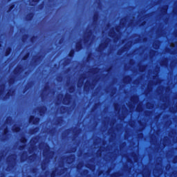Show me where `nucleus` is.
<instances>
[{
  "mask_svg": "<svg viewBox=\"0 0 177 177\" xmlns=\"http://www.w3.org/2000/svg\"><path fill=\"white\" fill-rule=\"evenodd\" d=\"M39 121H41V118L39 117H35L34 115H31L28 119L29 124H32V125H39Z\"/></svg>",
  "mask_w": 177,
  "mask_h": 177,
  "instance_id": "f257e3e1",
  "label": "nucleus"
},
{
  "mask_svg": "<svg viewBox=\"0 0 177 177\" xmlns=\"http://www.w3.org/2000/svg\"><path fill=\"white\" fill-rule=\"evenodd\" d=\"M93 84H92L91 82H86L84 86V92H89L91 89H93Z\"/></svg>",
  "mask_w": 177,
  "mask_h": 177,
  "instance_id": "f03ea898",
  "label": "nucleus"
},
{
  "mask_svg": "<svg viewBox=\"0 0 177 177\" xmlns=\"http://www.w3.org/2000/svg\"><path fill=\"white\" fill-rule=\"evenodd\" d=\"M75 49L76 52H80V50H82V49H84V45L82 44V41L80 40L76 42Z\"/></svg>",
  "mask_w": 177,
  "mask_h": 177,
  "instance_id": "7ed1b4c3",
  "label": "nucleus"
},
{
  "mask_svg": "<svg viewBox=\"0 0 177 177\" xmlns=\"http://www.w3.org/2000/svg\"><path fill=\"white\" fill-rule=\"evenodd\" d=\"M13 93H15V91H12V89L8 90L6 95L3 97V100H8V99L13 96Z\"/></svg>",
  "mask_w": 177,
  "mask_h": 177,
  "instance_id": "20e7f679",
  "label": "nucleus"
},
{
  "mask_svg": "<svg viewBox=\"0 0 177 177\" xmlns=\"http://www.w3.org/2000/svg\"><path fill=\"white\" fill-rule=\"evenodd\" d=\"M63 100H64V104H70V101L71 100V94L66 93Z\"/></svg>",
  "mask_w": 177,
  "mask_h": 177,
  "instance_id": "39448f33",
  "label": "nucleus"
},
{
  "mask_svg": "<svg viewBox=\"0 0 177 177\" xmlns=\"http://www.w3.org/2000/svg\"><path fill=\"white\" fill-rule=\"evenodd\" d=\"M92 34H93V31L91 29L87 32V36L84 39V44H88V42H89V38H91Z\"/></svg>",
  "mask_w": 177,
  "mask_h": 177,
  "instance_id": "423d86ee",
  "label": "nucleus"
},
{
  "mask_svg": "<svg viewBox=\"0 0 177 177\" xmlns=\"http://www.w3.org/2000/svg\"><path fill=\"white\" fill-rule=\"evenodd\" d=\"M35 14L33 12H30L27 14L26 16V21H32V19H34Z\"/></svg>",
  "mask_w": 177,
  "mask_h": 177,
  "instance_id": "0eeeda50",
  "label": "nucleus"
},
{
  "mask_svg": "<svg viewBox=\"0 0 177 177\" xmlns=\"http://www.w3.org/2000/svg\"><path fill=\"white\" fill-rule=\"evenodd\" d=\"M22 70H23V68L21 66H18L17 68H15L13 70L14 75L17 77L20 74V73H21Z\"/></svg>",
  "mask_w": 177,
  "mask_h": 177,
  "instance_id": "6e6552de",
  "label": "nucleus"
},
{
  "mask_svg": "<svg viewBox=\"0 0 177 177\" xmlns=\"http://www.w3.org/2000/svg\"><path fill=\"white\" fill-rule=\"evenodd\" d=\"M108 45H109V42L107 41H105L104 44H100L97 52H102V50H104L105 48H107Z\"/></svg>",
  "mask_w": 177,
  "mask_h": 177,
  "instance_id": "1a4fd4ad",
  "label": "nucleus"
},
{
  "mask_svg": "<svg viewBox=\"0 0 177 177\" xmlns=\"http://www.w3.org/2000/svg\"><path fill=\"white\" fill-rule=\"evenodd\" d=\"M41 60H42V55L36 56V58L33 61L35 66H38Z\"/></svg>",
  "mask_w": 177,
  "mask_h": 177,
  "instance_id": "9d476101",
  "label": "nucleus"
},
{
  "mask_svg": "<svg viewBox=\"0 0 177 177\" xmlns=\"http://www.w3.org/2000/svg\"><path fill=\"white\" fill-rule=\"evenodd\" d=\"M39 113L41 116L44 115V114L46 113V107L45 106H42L40 108H39Z\"/></svg>",
  "mask_w": 177,
  "mask_h": 177,
  "instance_id": "9b49d317",
  "label": "nucleus"
},
{
  "mask_svg": "<svg viewBox=\"0 0 177 177\" xmlns=\"http://www.w3.org/2000/svg\"><path fill=\"white\" fill-rule=\"evenodd\" d=\"M39 131V127H36L29 131V133L30 135H34L35 133H37V132Z\"/></svg>",
  "mask_w": 177,
  "mask_h": 177,
  "instance_id": "f8f14e48",
  "label": "nucleus"
},
{
  "mask_svg": "<svg viewBox=\"0 0 177 177\" xmlns=\"http://www.w3.org/2000/svg\"><path fill=\"white\" fill-rule=\"evenodd\" d=\"M39 131V127H36L29 131V133L30 135H34L35 133H37V132Z\"/></svg>",
  "mask_w": 177,
  "mask_h": 177,
  "instance_id": "ddd939ff",
  "label": "nucleus"
},
{
  "mask_svg": "<svg viewBox=\"0 0 177 177\" xmlns=\"http://www.w3.org/2000/svg\"><path fill=\"white\" fill-rule=\"evenodd\" d=\"M15 8H16V2H14L10 5V6L8 7V8L7 10V13H10V12L12 10H13V9H15Z\"/></svg>",
  "mask_w": 177,
  "mask_h": 177,
  "instance_id": "4468645a",
  "label": "nucleus"
},
{
  "mask_svg": "<svg viewBox=\"0 0 177 177\" xmlns=\"http://www.w3.org/2000/svg\"><path fill=\"white\" fill-rule=\"evenodd\" d=\"M11 53H12V47L11 46L7 47V48L6 49V51H5V56L8 57Z\"/></svg>",
  "mask_w": 177,
  "mask_h": 177,
  "instance_id": "2eb2a0df",
  "label": "nucleus"
},
{
  "mask_svg": "<svg viewBox=\"0 0 177 177\" xmlns=\"http://www.w3.org/2000/svg\"><path fill=\"white\" fill-rule=\"evenodd\" d=\"M131 81H132V77H131V75H127L123 79L124 84H128V82H131Z\"/></svg>",
  "mask_w": 177,
  "mask_h": 177,
  "instance_id": "dca6fc26",
  "label": "nucleus"
},
{
  "mask_svg": "<svg viewBox=\"0 0 177 177\" xmlns=\"http://www.w3.org/2000/svg\"><path fill=\"white\" fill-rule=\"evenodd\" d=\"M99 20V13L95 12L93 16V23H97Z\"/></svg>",
  "mask_w": 177,
  "mask_h": 177,
  "instance_id": "f3484780",
  "label": "nucleus"
},
{
  "mask_svg": "<svg viewBox=\"0 0 177 177\" xmlns=\"http://www.w3.org/2000/svg\"><path fill=\"white\" fill-rule=\"evenodd\" d=\"M21 131V128H20V126H15L12 128V132L15 133H19Z\"/></svg>",
  "mask_w": 177,
  "mask_h": 177,
  "instance_id": "a211bd4d",
  "label": "nucleus"
},
{
  "mask_svg": "<svg viewBox=\"0 0 177 177\" xmlns=\"http://www.w3.org/2000/svg\"><path fill=\"white\" fill-rule=\"evenodd\" d=\"M160 66H162V67H167V66H168V58H165V59L160 62Z\"/></svg>",
  "mask_w": 177,
  "mask_h": 177,
  "instance_id": "6ab92c4d",
  "label": "nucleus"
},
{
  "mask_svg": "<svg viewBox=\"0 0 177 177\" xmlns=\"http://www.w3.org/2000/svg\"><path fill=\"white\" fill-rule=\"evenodd\" d=\"M75 49L72 48L68 54V57H74V55H75Z\"/></svg>",
  "mask_w": 177,
  "mask_h": 177,
  "instance_id": "aec40b11",
  "label": "nucleus"
},
{
  "mask_svg": "<svg viewBox=\"0 0 177 177\" xmlns=\"http://www.w3.org/2000/svg\"><path fill=\"white\" fill-rule=\"evenodd\" d=\"M32 149H34V145L37 144V137H35L30 140Z\"/></svg>",
  "mask_w": 177,
  "mask_h": 177,
  "instance_id": "412c9836",
  "label": "nucleus"
},
{
  "mask_svg": "<svg viewBox=\"0 0 177 177\" xmlns=\"http://www.w3.org/2000/svg\"><path fill=\"white\" fill-rule=\"evenodd\" d=\"M16 82V78L15 77H11L8 80V84L10 85H13Z\"/></svg>",
  "mask_w": 177,
  "mask_h": 177,
  "instance_id": "4be33fe9",
  "label": "nucleus"
},
{
  "mask_svg": "<svg viewBox=\"0 0 177 177\" xmlns=\"http://www.w3.org/2000/svg\"><path fill=\"white\" fill-rule=\"evenodd\" d=\"M70 62H71V59L70 58H66L64 63H63V65L64 66H68V64H70Z\"/></svg>",
  "mask_w": 177,
  "mask_h": 177,
  "instance_id": "5701e85b",
  "label": "nucleus"
},
{
  "mask_svg": "<svg viewBox=\"0 0 177 177\" xmlns=\"http://www.w3.org/2000/svg\"><path fill=\"white\" fill-rule=\"evenodd\" d=\"M68 91H69V93H74V92L75 91V86H71L68 88Z\"/></svg>",
  "mask_w": 177,
  "mask_h": 177,
  "instance_id": "b1692460",
  "label": "nucleus"
},
{
  "mask_svg": "<svg viewBox=\"0 0 177 177\" xmlns=\"http://www.w3.org/2000/svg\"><path fill=\"white\" fill-rule=\"evenodd\" d=\"M63 122V117L59 116L57 120V125H59Z\"/></svg>",
  "mask_w": 177,
  "mask_h": 177,
  "instance_id": "393cba45",
  "label": "nucleus"
},
{
  "mask_svg": "<svg viewBox=\"0 0 177 177\" xmlns=\"http://www.w3.org/2000/svg\"><path fill=\"white\" fill-rule=\"evenodd\" d=\"M8 133H9V129H8V127H6L3 130V136H8V135H9Z\"/></svg>",
  "mask_w": 177,
  "mask_h": 177,
  "instance_id": "a878e982",
  "label": "nucleus"
},
{
  "mask_svg": "<svg viewBox=\"0 0 177 177\" xmlns=\"http://www.w3.org/2000/svg\"><path fill=\"white\" fill-rule=\"evenodd\" d=\"M67 111V106H61V114H64Z\"/></svg>",
  "mask_w": 177,
  "mask_h": 177,
  "instance_id": "bb28decb",
  "label": "nucleus"
},
{
  "mask_svg": "<svg viewBox=\"0 0 177 177\" xmlns=\"http://www.w3.org/2000/svg\"><path fill=\"white\" fill-rule=\"evenodd\" d=\"M109 36H111V38H114L115 39H118V37H115V32L114 31H111L109 32Z\"/></svg>",
  "mask_w": 177,
  "mask_h": 177,
  "instance_id": "cd10ccee",
  "label": "nucleus"
},
{
  "mask_svg": "<svg viewBox=\"0 0 177 177\" xmlns=\"http://www.w3.org/2000/svg\"><path fill=\"white\" fill-rule=\"evenodd\" d=\"M145 69H146L145 65L139 66V71H140V73H143V71H145Z\"/></svg>",
  "mask_w": 177,
  "mask_h": 177,
  "instance_id": "c85d7f7f",
  "label": "nucleus"
},
{
  "mask_svg": "<svg viewBox=\"0 0 177 177\" xmlns=\"http://www.w3.org/2000/svg\"><path fill=\"white\" fill-rule=\"evenodd\" d=\"M20 142L21 143H24V144L27 143V138H26L25 136L21 137L20 139Z\"/></svg>",
  "mask_w": 177,
  "mask_h": 177,
  "instance_id": "c756f323",
  "label": "nucleus"
},
{
  "mask_svg": "<svg viewBox=\"0 0 177 177\" xmlns=\"http://www.w3.org/2000/svg\"><path fill=\"white\" fill-rule=\"evenodd\" d=\"M30 57V53H27L23 57L22 60H27Z\"/></svg>",
  "mask_w": 177,
  "mask_h": 177,
  "instance_id": "7c9ffc66",
  "label": "nucleus"
},
{
  "mask_svg": "<svg viewBox=\"0 0 177 177\" xmlns=\"http://www.w3.org/2000/svg\"><path fill=\"white\" fill-rule=\"evenodd\" d=\"M167 10H168V8H167V6L163 7L161 9V12L162 13H163V15H165V13H167Z\"/></svg>",
  "mask_w": 177,
  "mask_h": 177,
  "instance_id": "2f4dec72",
  "label": "nucleus"
},
{
  "mask_svg": "<svg viewBox=\"0 0 177 177\" xmlns=\"http://www.w3.org/2000/svg\"><path fill=\"white\" fill-rule=\"evenodd\" d=\"M92 59V53H89L86 57V61L89 62Z\"/></svg>",
  "mask_w": 177,
  "mask_h": 177,
  "instance_id": "473e14b6",
  "label": "nucleus"
},
{
  "mask_svg": "<svg viewBox=\"0 0 177 177\" xmlns=\"http://www.w3.org/2000/svg\"><path fill=\"white\" fill-rule=\"evenodd\" d=\"M44 8H45V4H44V1H43L41 4L39 5V9L40 10H42V9H44Z\"/></svg>",
  "mask_w": 177,
  "mask_h": 177,
  "instance_id": "72a5a7b5",
  "label": "nucleus"
},
{
  "mask_svg": "<svg viewBox=\"0 0 177 177\" xmlns=\"http://www.w3.org/2000/svg\"><path fill=\"white\" fill-rule=\"evenodd\" d=\"M29 89H30V86L26 85L23 90V93H26V92H27V91H28Z\"/></svg>",
  "mask_w": 177,
  "mask_h": 177,
  "instance_id": "f704fd0d",
  "label": "nucleus"
},
{
  "mask_svg": "<svg viewBox=\"0 0 177 177\" xmlns=\"http://www.w3.org/2000/svg\"><path fill=\"white\" fill-rule=\"evenodd\" d=\"M27 38H28V35H24L22 37L23 42H25Z\"/></svg>",
  "mask_w": 177,
  "mask_h": 177,
  "instance_id": "c9c22d12",
  "label": "nucleus"
},
{
  "mask_svg": "<svg viewBox=\"0 0 177 177\" xmlns=\"http://www.w3.org/2000/svg\"><path fill=\"white\" fill-rule=\"evenodd\" d=\"M47 153H49V148L46 149V151L43 152L44 157H46Z\"/></svg>",
  "mask_w": 177,
  "mask_h": 177,
  "instance_id": "e433bc0d",
  "label": "nucleus"
},
{
  "mask_svg": "<svg viewBox=\"0 0 177 177\" xmlns=\"http://www.w3.org/2000/svg\"><path fill=\"white\" fill-rule=\"evenodd\" d=\"M50 177H56V171L53 170V171L50 173Z\"/></svg>",
  "mask_w": 177,
  "mask_h": 177,
  "instance_id": "4c0bfd02",
  "label": "nucleus"
},
{
  "mask_svg": "<svg viewBox=\"0 0 177 177\" xmlns=\"http://www.w3.org/2000/svg\"><path fill=\"white\" fill-rule=\"evenodd\" d=\"M118 176H121V174H120V173H114L111 176V177H118Z\"/></svg>",
  "mask_w": 177,
  "mask_h": 177,
  "instance_id": "58836bf2",
  "label": "nucleus"
},
{
  "mask_svg": "<svg viewBox=\"0 0 177 177\" xmlns=\"http://www.w3.org/2000/svg\"><path fill=\"white\" fill-rule=\"evenodd\" d=\"M37 39V36H32L30 37V42H34Z\"/></svg>",
  "mask_w": 177,
  "mask_h": 177,
  "instance_id": "ea45409f",
  "label": "nucleus"
},
{
  "mask_svg": "<svg viewBox=\"0 0 177 177\" xmlns=\"http://www.w3.org/2000/svg\"><path fill=\"white\" fill-rule=\"evenodd\" d=\"M115 31L116 32H120V31H121V28L120 27V26L115 27Z\"/></svg>",
  "mask_w": 177,
  "mask_h": 177,
  "instance_id": "a19ab883",
  "label": "nucleus"
},
{
  "mask_svg": "<svg viewBox=\"0 0 177 177\" xmlns=\"http://www.w3.org/2000/svg\"><path fill=\"white\" fill-rule=\"evenodd\" d=\"M173 163L176 164L177 163V156H176L173 159Z\"/></svg>",
  "mask_w": 177,
  "mask_h": 177,
  "instance_id": "79ce46f5",
  "label": "nucleus"
},
{
  "mask_svg": "<svg viewBox=\"0 0 177 177\" xmlns=\"http://www.w3.org/2000/svg\"><path fill=\"white\" fill-rule=\"evenodd\" d=\"M7 124H9V122H10L12 121V118H7L6 120Z\"/></svg>",
  "mask_w": 177,
  "mask_h": 177,
  "instance_id": "37998d69",
  "label": "nucleus"
},
{
  "mask_svg": "<svg viewBox=\"0 0 177 177\" xmlns=\"http://www.w3.org/2000/svg\"><path fill=\"white\" fill-rule=\"evenodd\" d=\"M125 49H127V48H123L122 49L119 50V53H124V52H125Z\"/></svg>",
  "mask_w": 177,
  "mask_h": 177,
  "instance_id": "c03bdc74",
  "label": "nucleus"
},
{
  "mask_svg": "<svg viewBox=\"0 0 177 177\" xmlns=\"http://www.w3.org/2000/svg\"><path fill=\"white\" fill-rule=\"evenodd\" d=\"M136 98H137L136 96H133V97H131V102H135V100H136Z\"/></svg>",
  "mask_w": 177,
  "mask_h": 177,
  "instance_id": "a18cd8bd",
  "label": "nucleus"
},
{
  "mask_svg": "<svg viewBox=\"0 0 177 177\" xmlns=\"http://www.w3.org/2000/svg\"><path fill=\"white\" fill-rule=\"evenodd\" d=\"M82 85V83L79 81V82H77V88H81Z\"/></svg>",
  "mask_w": 177,
  "mask_h": 177,
  "instance_id": "49530a36",
  "label": "nucleus"
},
{
  "mask_svg": "<svg viewBox=\"0 0 177 177\" xmlns=\"http://www.w3.org/2000/svg\"><path fill=\"white\" fill-rule=\"evenodd\" d=\"M33 157H34V156H32V155L29 156V157H28L29 161H32Z\"/></svg>",
  "mask_w": 177,
  "mask_h": 177,
  "instance_id": "de8ad7c7",
  "label": "nucleus"
},
{
  "mask_svg": "<svg viewBox=\"0 0 177 177\" xmlns=\"http://www.w3.org/2000/svg\"><path fill=\"white\" fill-rule=\"evenodd\" d=\"M24 147H26V145L19 146V150H24Z\"/></svg>",
  "mask_w": 177,
  "mask_h": 177,
  "instance_id": "09e8293b",
  "label": "nucleus"
},
{
  "mask_svg": "<svg viewBox=\"0 0 177 177\" xmlns=\"http://www.w3.org/2000/svg\"><path fill=\"white\" fill-rule=\"evenodd\" d=\"M146 24V21H143L141 24L140 25V27H142Z\"/></svg>",
  "mask_w": 177,
  "mask_h": 177,
  "instance_id": "8fccbe9b",
  "label": "nucleus"
},
{
  "mask_svg": "<svg viewBox=\"0 0 177 177\" xmlns=\"http://www.w3.org/2000/svg\"><path fill=\"white\" fill-rule=\"evenodd\" d=\"M49 89V86H44V91H48Z\"/></svg>",
  "mask_w": 177,
  "mask_h": 177,
  "instance_id": "3c124183",
  "label": "nucleus"
},
{
  "mask_svg": "<svg viewBox=\"0 0 177 177\" xmlns=\"http://www.w3.org/2000/svg\"><path fill=\"white\" fill-rule=\"evenodd\" d=\"M35 3H38L41 0H32Z\"/></svg>",
  "mask_w": 177,
  "mask_h": 177,
  "instance_id": "603ef678",
  "label": "nucleus"
},
{
  "mask_svg": "<svg viewBox=\"0 0 177 177\" xmlns=\"http://www.w3.org/2000/svg\"><path fill=\"white\" fill-rule=\"evenodd\" d=\"M59 44L60 45H62V44H63V39H62V38L59 39Z\"/></svg>",
  "mask_w": 177,
  "mask_h": 177,
  "instance_id": "864d4df0",
  "label": "nucleus"
},
{
  "mask_svg": "<svg viewBox=\"0 0 177 177\" xmlns=\"http://www.w3.org/2000/svg\"><path fill=\"white\" fill-rule=\"evenodd\" d=\"M99 107V104H95L94 106V109H97Z\"/></svg>",
  "mask_w": 177,
  "mask_h": 177,
  "instance_id": "5fc2aeb1",
  "label": "nucleus"
},
{
  "mask_svg": "<svg viewBox=\"0 0 177 177\" xmlns=\"http://www.w3.org/2000/svg\"><path fill=\"white\" fill-rule=\"evenodd\" d=\"M76 168L77 169H81V166H80V165H77Z\"/></svg>",
  "mask_w": 177,
  "mask_h": 177,
  "instance_id": "6e6d98bb",
  "label": "nucleus"
},
{
  "mask_svg": "<svg viewBox=\"0 0 177 177\" xmlns=\"http://www.w3.org/2000/svg\"><path fill=\"white\" fill-rule=\"evenodd\" d=\"M141 136H143V133H140L138 134V138H140Z\"/></svg>",
  "mask_w": 177,
  "mask_h": 177,
  "instance_id": "4d7b16f0",
  "label": "nucleus"
},
{
  "mask_svg": "<svg viewBox=\"0 0 177 177\" xmlns=\"http://www.w3.org/2000/svg\"><path fill=\"white\" fill-rule=\"evenodd\" d=\"M44 165H45V163H42L41 164V169H44Z\"/></svg>",
  "mask_w": 177,
  "mask_h": 177,
  "instance_id": "13d9d810",
  "label": "nucleus"
},
{
  "mask_svg": "<svg viewBox=\"0 0 177 177\" xmlns=\"http://www.w3.org/2000/svg\"><path fill=\"white\" fill-rule=\"evenodd\" d=\"M36 171H37V169H32V172H33V174H35V172H36Z\"/></svg>",
  "mask_w": 177,
  "mask_h": 177,
  "instance_id": "bf43d9fd",
  "label": "nucleus"
},
{
  "mask_svg": "<svg viewBox=\"0 0 177 177\" xmlns=\"http://www.w3.org/2000/svg\"><path fill=\"white\" fill-rule=\"evenodd\" d=\"M1 89H3V88H5V84H2V85L1 86Z\"/></svg>",
  "mask_w": 177,
  "mask_h": 177,
  "instance_id": "052dcab7",
  "label": "nucleus"
},
{
  "mask_svg": "<svg viewBox=\"0 0 177 177\" xmlns=\"http://www.w3.org/2000/svg\"><path fill=\"white\" fill-rule=\"evenodd\" d=\"M127 161H128V162H132V160H131V159H127Z\"/></svg>",
  "mask_w": 177,
  "mask_h": 177,
  "instance_id": "680f3d73",
  "label": "nucleus"
},
{
  "mask_svg": "<svg viewBox=\"0 0 177 177\" xmlns=\"http://www.w3.org/2000/svg\"><path fill=\"white\" fill-rule=\"evenodd\" d=\"M84 172H85L86 174H88V169H85V170L84 171Z\"/></svg>",
  "mask_w": 177,
  "mask_h": 177,
  "instance_id": "e2e57ef3",
  "label": "nucleus"
},
{
  "mask_svg": "<svg viewBox=\"0 0 177 177\" xmlns=\"http://www.w3.org/2000/svg\"><path fill=\"white\" fill-rule=\"evenodd\" d=\"M110 70H111V68H109L106 70L107 73H109V71H110Z\"/></svg>",
  "mask_w": 177,
  "mask_h": 177,
  "instance_id": "0e129e2a",
  "label": "nucleus"
},
{
  "mask_svg": "<svg viewBox=\"0 0 177 177\" xmlns=\"http://www.w3.org/2000/svg\"><path fill=\"white\" fill-rule=\"evenodd\" d=\"M58 80H62V77H61V76H59V77H58Z\"/></svg>",
  "mask_w": 177,
  "mask_h": 177,
  "instance_id": "69168bd1",
  "label": "nucleus"
},
{
  "mask_svg": "<svg viewBox=\"0 0 177 177\" xmlns=\"http://www.w3.org/2000/svg\"><path fill=\"white\" fill-rule=\"evenodd\" d=\"M2 92H3V90H0V95H1V93H2Z\"/></svg>",
  "mask_w": 177,
  "mask_h": 177,
  "instance_id": "338daca9",
  "label": "nucleus"
},
{
  "mask_svg": "<svg viewBox=\"0 0 177 177\" xmlns=\"http://www.w3.org/2000/svg\"><path fill=\"white\" fill-rule=\"evenodd\" d=\"M88 165H89L90 167H93V165H91V164H89Z\"/></svg>",
  "mask_w": 177,
  "mask_h": 177,
  "instance_id": "774afa93",
  "label": "nucleus"
}]
</instances>
